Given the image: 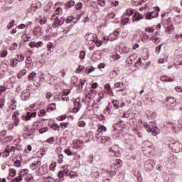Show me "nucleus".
<instances>
[{
  "label": "nucleus",
  "mask_w": 182,
  "mask_h": 182,
  "mask_svg": "<svg viewBox=\"0 0 182 182\" xmlns=\"http://www.w3.org/2000/svg\"><path fill=\"white\" fill-rule=\"evenodd\" d=\"M144 127L149 133H151L152 136H157V130H159V127L156 126V124L144 122Z\"/></svg>",
  "instance_id": "f257e3e1"
},
{
  "label": "nucleus",
  "mask_w": 182,
  "mask_h": 182,
  "mask_svg": "<svg viewBox=\"0 0 182 182\" xmlns=\"http://www.w3.org/2000/svg\"><path fill=\"white\" fill-rule=\"evenodd\" d=\"M122 160L116 159L115 163L114 164V166L115 167L112 168L111 171H107V176H109V177H114V176H116V174H117V168H119V167H122Z\"/></svg>",
  "instance_id": "f03ea898"
},
{
  "label": "nucleus",
  "mask_w": 182,
  "mask_h": 182,
  "mask_svg": "<svg viewBox=\"0 0 182 182\" xmlns=\"http://www.w3.org/2000/svg\"><path fill=\"white\" fill-rule=\"evenodd\" d=\"M169 147L171 149L172 151L174 153H180V151L182 149V144L178 141H174L173 140L169 144Z\"/></svg>",
  "instance_id": "7ed1b4c3"
},
{
  "label": "nucleus",
  "mask_w": 182,
  "mask_h": 182,
  "mask_svg": "<svg viewBox=\"0 0 182 182\" xmlns=\"http://www.w3.org/2000/svg\"><path fill=\"white\" fill-rule=\"evenodd\" d=\"M152 144L149 141H144L142 143L141 150L144 152V154H149L151 151Z\"/></svg>",
  "instance_id": "20e7f679"
},
{
  "label": "nucleus",
  "mask_w": 182,
  "mask_h": 182,
  "mask_svg": "<svg viewBox=\"0 0 182 182\" xmlns=\"http://www.w3.org/2000/svg\"><path fill=\"white\" fill-rule=\"evenodd\" d=\"M74 105L75 107L72 109V113H77L82 107L80 105V97H77L74 100Z\"/></svg>",
  "instance_id": "39448f33"
},
{
  "label": "nucleus",
  "mask_w": 182,
  "mask_h": 182,
  "mask_svg": "<svg viewBox=\"0 0 182 182\" xmlns=\"http://www.w3.org/2000/svg\"><path fill=\"white\" fill-rule=\"evenodd\" d=\"M154 168V161L148 160L144 164V170L145 171H151Z\"/></svg>",
  "instance_id": "423d86ee"
},
{
  "label": "nucleus",
  "mask_w": 182,
  "mask_h": 182,
  "mask_svg": "<svg viewBox=\"0 0 182 182\" xmlns=\"http://www.w3.org/2000/svg\"><path fill=\"white\" fill-rule=\"evenodd\" d=\"M144 16L145 19H153V18H158L159 17V13H154V11H149L147 13H145L144 14Z\"/></svg>",
  "instance_id": "0eeeda50"
},
{
  "label": "nucleus",
  "mask_w": 182,
  "mask_h": 182,
  "mask_svg": "<svg viewBox=\"0 0 182 182\" xmlns=\"http://www.w3.org/2000/svg\"><path fill=\"white\" fill-rule=\"evenodd\" d=\"M144 16H143V14H141L139 12H135L132 16V21L139 22V21H141V19H144Z\"/></svg>",
  "instance_id": "6e6552de"
},
{
  "label": "nucleus",
  "mask_w": 182,
  "mask_h": 182,
  "mask_svg": "<svg viewBox=\"0 0 182 182\" xmlns=\"http://www.w3.org/2000/svg\"><path fill=\"white\" fill-rule=\"evenodd\" d=\"M86 40L89 41V43H93L96 42V39H97V36H95L93 33H90L87 36H85Z\"/></svg>",
  "instance_id": "1a4fd4ad"
},
{
  "label": "nucleus",
  "mask_w": 182,
  "mask_h": 182,
  "mask_svg": "<svg viewBox=\"0 0 182 182\" xmlns=\"http://www.w3.org/2000/svg\"><path fill=\"white\" fill-rule=\"evenodd\" d=\"M105 89L109 96H114V94H113V90H112V87H110V83H107L105 85Z\"/></svg>",
  "instance_id": "9d476101"
},
{
  "label": "nucleus",
  "mask_w": 182,
  "mask_h": 182,
  "mask_svg": "<svg viewBox=\"0 0 182 182\" xmlns=\"http://www.w3.org/2000/svg\"><path fill=\"white\" fill-rule=\"evenodd\" d=\"M160 80H161V82H174V79L168 77V76L167 75L161 76Z\"/></svg>",
  "instance_id": "9b49d317"
},
{
  "label": "nucleus",
  "mask_w": 182,
  "mask_h": 182,
  "mask_svg": "<svg viewBox=\"0 0 182 182\" xmlns=\"http://www.w3.org/2000/svg\"><path fill=\"white\" fill-rule=\"evenodd\" d=\"M110 140V137L109 136H101L100 139H98L97 143L100 144H105Z\"/></svg>",
  "instance_id": "f8f14e48"
},
{
  "label": "nucleus",
  "mask_w": 182,
  "mask_h": 182,
  "mask_svg": "<svg viewBox=\"0 0 182 182\" xmlns=\"http://www.w3.org/2000/svg\"><path fill=\"white\" fill-rule=\"evenodd\" d=\"M31 9L35 12L36 9H39V7L41 6V2L37 1V2H33L31 4Z\"/></svg>",
  "instance_id": "ddd939ff"
},
{
  "label": "nucleus",
  "mask_w": 182,
  "mask_h": 182,
  "mask_svg": "<svg viewBox=\"0 0 182 182\" xmlns=\"http://www.w3.org/2000/svg\"><path fill=\"white\" fill-rule=\"evenodd\" d=\"M166 102H168V103H171V106L172 107H174V106H176V103L174 102H176V99L173 97H168L166 98Z\"/></svg>",
  "instance_id": "4468645a"
},
{
  "label": "nucleus",
  "mask_w": 182,
  "mask_h": 182,
  "mask_svg": "<svg viewBox=\"0 0 182 182\" xmlns=\"http://www.w3.org/2000/svg\"><path fill=\"white\" fill-rule=\"evenodd\" d=\"M41 161H36V163L31 164L30 168H31V170H36V168H38V166H41Z\"/></svg>",
  "instance_id": "2eb2a0df"
},
{
  "label": "nucleus",
  "mask_w": 182,
  "mask_h": 182,
  "mask_svg": "<svg viewBox=\"0 0 182 182\" xmlns=\"http://www.w3.org/2000/svg\"><path fill=\"white\" fill-rule=\"evenodd\" d=\"M168 126H169V127L172 129V131H173L175 133H177V130H178V129L177 128V124L172 122H168Z\"/></svg>",
  "instance_id": "dca6fc26"
},
{
  "label": "nucleus",
  "mask_w": 182,
  "mask_h": 182,
  "mask_svg": "<svg viewBox=\"0 0 182 182\" xmlns=\"http://www.w3.org/2000/svg\"><path fill=\"white\" fill-rule=\"evenodd\" d=\"M151 41H153L154 43L156 45H159V43H160V38L157 37L156 34L152 36V37L151 38Z\"/></svg>",
  "instance_id": "f3484780"
},
{
  "label": "nucleus",
  "mask_w": 182,
  "mask_h": 182,
  "mask_svg": "<svg viewBox=\"0 0 182 182\" xmlns=\"http://www.w3.org/2000/svg\"><path fill=\"white\" fill-rule=\"evenodd\" d=\"M18 61L16 58L11 59L10 62V66H11V68H15V66H18Z\"/></svg>",
  "instance_id": "a211bd4d"
},
{
  "label": "nucleus",
  "mask_w": 182,
  "mask_h": 182,
  "mask_svg": "<svg viewBox=\"0 0 182 182\" xmlns=\"http://www.w3.org/2000/svg\"><path fill=\"white\" fill-rule=\"evenodd\" d=\"M25 75H26V70L23 69L19 72V73L17 75V77L18 79H22Z\"/></svg>",
  "instance_id": "6ab92c4d"
},
{
  "label": "nucleus",
  "mask_w": 182,
  "mask_h": 182,
  "mask_svg": "<svg viewBox=\"0 0 182 182\" xmlns=\"http://www.w3.org/2000/svg\"><path fill=\"white\" fill-rule=\"evenodd\" d=\"M22 119H23V120L24 119L26 122L31 120V119H32V117H31V112H27L26 115H23L22 116Z\"/></svg>",
  "instance_id": "aec40b11"
},
{
  "label": "nucleus",
  "mask_w": 182,
  "mask_h": 182,
  "mask_svg": "<svg viewBox=\"0 0 182 182\" xmlns=\"http://www.w3.org/2000/svg\"><path fill=\"white\" fill-rule=\"evenodd\" d=\"M9 108L12 109V110H15L16 109V100L15 99L11 100Z\"/></svg>",
  "instance_id": "412c9836"
},
{
  "label": "nucleus",
  "mask_w": 182,
  "mask_h": 182,
  "mask_svg": "<svg viewBox=\"0 0 182 182\" xmlns=\"http://www.w3.org/2000/svg\"><path fill=\"white\" fill-rule=\"evenodd\" d=\"M131 113H132V109H129L123 113L122 117H124L125 119H129V117H130Z\"/></svg>",
  "instance_id": "4be33fe9"
},
{
  "label": "nucleus",
  "mask_w": 182,
  "mask_h": 182,
  "mask_svg": "<svg viewBox=\"0 0 182 182\" xmlns=\"http://www.w3.org/2000/svg\"><path fill=\"white\" fill-rule=\"evenodd\" d=\"M65 6L68 8H72V6H75V1L70 0L68 3L65 4Z\"/></svg>",
  "instance_id": "5701e85b"
},
{
  "label": "nucleus",
  "mask_w": 182,
  "mask_h": 182,
  "mask_svg": "<svg viewBox=\"0 0 182 182\" xmlns=\"http://www.w3.org/2000/svg\"><path fill=\"white\" fill-rule=\"evenodd\" d=\"M55 109H56V104L52 103L47 108V112H49V110H51V112H53V110H55Z\"/></svg>",
  "instance_id": "b1692460"
},
{
  "label": "nucleus",
  "mask_w": 182,
  "mask_h": 182,
  "mask_svg": "<svg viewBox=\"0 0 182 182\" xmlns=\"http://www.w3.org/2000/svg\"><path fill=\"white\" fill-rule=\"evenodd\" d=\"M16 59L18 62H23L25 60V55L23 54H18Z\"/></svg>",
  "instance_id": "393cba45"
},
{
  "label": "nucleus",
  "mask_w": 182,
  "mask_h": 182,
  "mask_svg": "<svg viewBox=\"0 0 182 182\" xmlns=\"http://www.w3.org/2000/svg\"><path fill=\"white\" fill-rule=\"evenodd\" d=\"M95 71V68L93 66L87 67L85 68V72L89 75V73H92V72Z\"/></svg>",
  "instance_id": "a878e982"
},
{
  "label": "nucleus",
  "mask_w": 182,
  "mask_h": 182,
  "mask_svg": "<svg viewBox=\"0 0 182 182\" xmlns=\"http://www.w3.org/2000/svg\"><path fill=\"white\" fill-rule=\"evenodd\" d=\"M112 105H113L114 107H115V109H119V105H120V102H119V100H113Z\"/></svg>",
  "instance_id": "bb28decb"
},
{
  "label": "nucleus",
  "mask_w": 182,
  "mask_h": 182,
  "mask_svg": "<svg viewBox=\"0 0 182 182\" xmlns=\"http://www.w3.org/2000/svg\"><path fill=\"white\" fill-rule=\"evenodd\" d=\"M86 83V80H82V79L80 80V83L77 84L79 89H83V86H85V84Z\"/></svg>",
  "instance_id": "cd10ccee"
},
{
  "label": "nucleus",
  "mask_w": 182,
  "mask_h": 182,
  "mask_svg": "<svg viewBox=\"0 0 182 182\" xmlns=\"http://www.w3.org/2000/svg\"><path fill=\"white\" fill-rule=\"evenodd\" d=\"M15 176H16V170L14 168H9V176L15 177Z\"/></svg>",
  "instance_id": "c85d7f7f"
},
{
  "label": "nucleus",
  "mask_w": 182,
  "mask_h": 182,
  "mask_svg": "<svg viewBox=\"0 0 182 182\" xmlns=\"http://www.w3.org/2000/svg\"><path fill=\"white\" fill-rule=\"evenodd\" d=\"M137 58V55H132L131 56H129L127 59V60H126V62H127V63L128 64V65H132V59H133V58Z\"/></svg>",
  "instance_id": "c756f323"
},
{
  "label": "nucleus",
  "mask_w": 182,
  "mask_h": 182,
  "mask_svg": "<svg viewBox=\"0 0 182 182\" xmlns=\"http://www.w3.org/2000/svg\"><path fill=\"white\" fill-rule=\"evenodd\" d=\"M58 176L60 178V181L58 182L63 181V176H65V173L62 171H60L58 173Z\"/></svg>",
  "instance_id": "7c9ffc66"
},
{
  "label": "nucleus",
  "mask_w": 182,
  "mask_h": 182,
  "mask_svg": "<svg viewBox=\"0 0 182 182\" xmlns=\"http://www.w3.org/2000/svg\"><path fill=\"white\" fill-rule=\"evenodd\" d=\"M74 19L76 20V18H75L73 16H70L67 17L65 22L66 23H70V22H72V21Z\"/></svg>",
  "instance_id": "2f4dec72"
},
{
  "label": "nucleus",
  "mask_w": 182,
  "mask_h": 182,
  "mask_svg": "<svg viewBox=\"0 0 182 182\" xmlns=\"http://www.w3.org/2000/svg\"><path fill=\"white\" fill-rule=\"evenodd\" d=\"M15 24V20H11L9 25H7L6 28L7 29H12V28H14V25Z\"/></svg>",
  "instance_id": "473e14b6"
},
{
  "label": "nucleus",
  "mask_w": 182,
  "mask_h": 182,
  "mask_svg": "<svg viewBox=\"0 0 182 182\" xmlns=\"http://www.w3.org/2000/svg\"><path fill=\"white\" fill-rule=\"evenodd\" d=\"M35 76H36V73L32 72L28 77V80H33V79H35Z\"/></svg>",
  "instance_id": "72a5a7b5"
},
{
  "label": "nucleus",
  "mask_w": 182,
  "mask_h": 182,
  "mask_svg": "<svg viewBox=\"0 0 182 182\" xmlns=\"http://www.w3.org/2000/svg\"><path fill=\"white\" fill-rule=\"evenodd\" d=\"M52 48H53V43H52V42H49L48 44H47V50L48 52H52Z\"/></svg>",
  "instance_id": "f704fd0d"
},
{
  "label": "nucleus",
  "mask_w": 182,
  "mask_h": 182,
  "mask_svg": "<svg viewBox=\"0 0 182 182\" xmlns=\"http://www.w3.org/2000/svg\"><path fill=\"white\" fill-rule=\"evenodd\" d=\"M82 8H83V3L82 2H79L75 5V9H77V11H80Z\"/></svg>",
  "instance_id": "c9c22d12"
},
{
  "label": "nucleus",
  "mask_w": 182,
  "mask_h": 182,
  "mask_svg": "<svg viewBox=\"0 0 182 182\" xmlns=\"http://www.w3.org/2000/svg\"><path fill=\"white\" fill-rule=\"evenodd\" d=\"M13 118L14 120V124H16V126H18V124L19 123V118L16 117V114H15V113L13 114Z\"/></svg>",
  "instance_id": "e433bc0d"
},
{
  "label": "nucleus",
  "mask_w": 182,
  "mask_h": 182,
  "mask_svg": "<svg viewBox=\"0 0 182 182\" xmlns=\"http://www.w3.org/2000/svg\"><path fill=\"white\" fill-rule=\"evenodd\" d=\"M68 176L70 177V178H73L75 177H77V173L75 171H70L68 173Z\"/></svg>",
  "instance_id": "4c0bfd02"
},
{
  "label": "nucleus",
  "mask_w": 182,
  "mask_h": 182,
  "mask_svg": "<svg viewBox=\"0 0 182 182\" xmlns=\"http://www.w3.org/2000/svg\"><path fill=\"white\" fill-rule=\"evenodd\" d=\"M109 105H110V102H109L108 106L105 108V109H104V111H103L104 114H110V112L112 110L110 109V107H109Z\"/></svg>",
  "instance_id": "58836bf2"
},
{
  "label": "nucleus",
  "mask_w": 182,
  "mask_h": 182,
  "mask_svg": "<svg viewBox=\"0 0 182 182\" xmlns=\"http://www.w3.org/2000/svg\"><path fill=\"white\" fill-rule=\"evenodd\" d=\"M55 168H56V162L53 161L50 165V170L55 171Z\"/></svg>",
  "instance_id": "ea45409f"
},
{
  "label": "nucleus",
  "mask_w": 182,
  "mask_h": 182,
  "mask_svg": "<svg viewBox=\"0 0 182 182\" xmlns=\"http://www.w3.org/2000/svg\"><path fill=\"white\" fill-rule=\"evenodd\" d=\"M46 143H49V144H53V143H55V137L51 136V137L48 138L46 140Z\"/></svg>",
  "instance_id": "a19ab883"
},
{
  "label": "nucleus",
  "mask_w": 182,
  "mask_h": 182,
  "mask_svg": "<svg viewBox=\"0 0 182 182\" xmlns=\"http://www.w3.org/2000/svg\"><path fill=\"white\" fill-rule=\"evenodd\" d=\"M48 130H49L48 127H43L39 129V133L41 134H43V133H46V132H48Z\"/></svg>",
  "instance_id": "79ce46f5"
},
{
  "label": "nucleus",
  "mask_w": 182,
  "mask_h": 182,
  "mask_svg": "<svg viewBox=\"0 0 182 182\" xmlns=\"http://www.w3.org/2000/svg\"><path fill=\"white\" fill-rule=\"evenodd\" d=\"M45 114H46V111H45V109H41L38 113V116L39 117H43V116H45Z\"/></svg>",
  "instance_id": "37998d69"
},
{
  "label": "nucleus",
  "mask_w": 182,
  "mask_h": 182,
  "mask_svg": "<svg viewBox=\"0 0 182 182\" xmlns=\"http://www.w3.org/2000/svg\"><path fill=\"white\" fill-rule=\"evenodd\" d=\"M139 66H141V58H139L137 61L134 64V68H139Z\"/></svg>",
  "instance_id": "c03bdc74"
},
{
  "label": "nucleus",
  "mask_w": 182,
  "mask_h": 182,
  "mask_svg": "<svg viewBox=\"0 0 182 182\" xmlns=\"http://www.w3.org/2000/svg\"><path fill=\"white\" fill-rule=\"evenodd\" d=\"M145 32H149V33H153V32H154V28H153V27H146L145 28Z\"/></svg>",
  "instance_id": "a18cd8bd"
},
{
  "label": "nucleus",
  "mask_w": 182,
  "mask_h": 182,
  "mask_svg": "<svg viewBox=\"0 0 182 182\" xmlns=\"http://www.w3.org/2000/svg\"><path fill=\"white\" fill-rule=\"evenodd\" d=\"M67 117L68 116L66 114H64L63 116H59L57 118V120H58V122H63V120H65Z\"/></svg>",
  "instance_id": "49530a36"
},
{
  "label": "nucleus",
  "mask_w": 182,
  "mask_h": 182,
  "mask_svg": "<svg viewBox=\"0 0 182 182\" xmlns=\"http://www.w3.org/2000/svg\"><path fill=\"white\" fill-rule=\"evenodd\" d=\"M92 177H95V178H99V176H100V173H99V171H92Z\"/></svg>",
  "instance_id": "de8ad7c7"
},
{
  "label": "nucleus",
  "mask_w": 182,
  "mask_h": 182,
  "mask_svg": "<svg viewBox=\"0 0 182 182\" xmlns=\"http://www.w3.org/2000/svg\"><path fill=\"white\" fill-rule=\"evenodd\" d=\"M126 14H127V15H128V16H132V15H133V14H134V11L132 9H128L126 11Z\"/></svg>",
  "instance_id": "09e8293b"
},
{
  "label": "nucleus",
  "mask_w": 182,
  "mask_h": 182,
  "mask_svg": "<svg viewBox=\"0 0 182 182\" xmlns=\"http://www.w3.org/2000/svg\"><path fill=\"white\" fill-rule=\"evenodd\" d=\"M122 52H123V53H129V52H130V48L124 46L121 49Z\"/></svg>",
  "instance_id": "8fccbe9b"
},
{
  "label": "nucleus",
  "mask_w": 182,
  "mask_h": 182,
  "mask_svg": "<svg viewBox=\"0 0 182 182\" xmlns=\"http://www.w3.org/2000/svg\"><path fill=\"white\" fill-rule=\"evenodd\" d=\"M122 25H127L129 23V17H126L122 19Z\"/></svg>",
  "instance_id": "3c124183"
},
{
  "label": "nucleus",
  "mask_w": 182,
  "mask_h": 182,
  "mask_svg": "<svg viewBox=\"0 0 182 182\" xmlns=\"http://www.w3.org/2000/svg\"><path fill=\"white\" fill-rule=\"evenodd\" d=\"M53 130H55V131H58L59 132L60 130V127H59V124H58L57 123H54L53 124Z\"/></svg>",
  "instance_id": "603ef678"
},
{
  "label": "nucleus",
  "mask_w": 182,
  "mask_h": 182,
  "mask_svg": "<svg viewBox=\"0 0 182 182\" xmlns=\"http://www.w3.org/2000/svg\"><path fill=\"white\" fill-rule=\"evenodd\" d=\"M64 151H65V154H67L68 156L73 155V152H72V151H70V149H65Z\"/></svg>",
  "instance_id": "864d4df0"
},
{
  "label": "nucleus",
  "mask_w": 182,
  "mask_h": 182,
  "mask_svg": "<svg viewBox=\"0 0 182 182\" xmlns=\"http://www.w3.org/2000/svg\"><path fill=\"white\" fill-rule=\"evenodd\" d=\"M95 45H96V46H97L98 48L99 47H100V46H102V43H103V42L102 41V40H97L96 41V38H95Z\"/></svg>",
  "instance_id": "5fc2aeb1"
},
{
  "label": "nucleus",
  "mask_w": 182,
  "mask_h": 182,
  "mask_svg": "<svg viewBox=\"0 0 182 182\" xmlns=\"http://www.w3.org/2000/svg\"><path fill=\"white\" fill-rule=\"evenodd\" d=\"M83 69H85V67L79 65L78 68L76 69L75 72L76 73H80L82 70H83Z\"/></svg>",
  "instance_id": "6e6d98bb"
},
{
  "label": "nucleus",
  "mask_w": 182,
  "mask_h": 182,
  "mask_svg": "<svg viewBox=\"0 0 182 182\" xmlns=\"http://www.w3.org/2000/svg\"><path fill=\"white\" fill-rule=\"evenodd\" d=\"M85 56H86V53H85V51L83 50L80 51V55H79L80 59H85Z\"/></svg>",
  "instance_id": "4d7b16f0"
},
{
  "label": "nucleus",
  "mask_w": 182,
  "mask_h": 182,
  "mask_svg": "<svg viewBox=\"0 0 182 182\" xmlns=\"http://www.w3.org/2000/svg\"><path fill=\"white\" fill-rule=\"evenodd\" d=\"M60 126L61 129H63L64 127L65 128L68 127H69V122H65V123L61 122L60 124Z\"/></svg>",
  "instance_id": "13d9d810"
},
{
  "label": "nucleus",
  "mask_w": 182,
  "mask_h": 182,
  "mask_svg": "<svg viewBox=\"0 0 182 182\" xmlns=\"http://www.w3.org/2000/svg\"><path fill=\"white\" fill-rule=\"evenodd\" d=\"M5 106V99L0 98V109H2Z\"/></svg>",
  "instance_id": "bf43d9fd"
},
{
  "label": "nucleus",
  "mask_w": 182,
  "mask_h": 182,
  "mask_svg": "<svg viewBox=\"0 0 182 182\" xmlns=\"http://www.w3.org/2000/svg\"><path fill=\"white\" fill-rule=\"evenodd\" d=\"M8 56V50H4L1 54V58H6Z\"/></svg>",
  "instance_id": "052dcab7"
},
{
  "label": "nucleus",
  "mask_w": 182,
  "mask_h": 182,
  "mask_svg": "<svg viewBox=\"0 0 182 182\" xmlns=\"http://www.w3.org/2000/svg\"><path fill=\"white\" fill-rule=\"evenodd\" d=\"M14 166L15 167H21V166H22V164L21 163V161L16 160V161H14Z\"/></svg>",
  "instance_id": "680f3d73"
},
{
  "label": "nucleus",
  "mask_w": 182,
  "mask_h": 182,
  "mask_svg": "<svg viewBox=\"0 0 182 182\" xmlns=\"http://www.w3.org/2000/svg\"><path fill=\"white\" fill-rule=\"evenodd\" d=\"M78 126L79 127H85V126H86V122H85L84 121H80L78 122Z\"/></svg>",
  "instance_id": "e2e57ef3"
},
{
  "label": "nucleus",
  "mask_w": 182,
  "mask_h": 182,
  "mask_svg": "<svg viewBox=\"0 0 182 182\" xmlns=\"http://www.w3.org/2000/svg\"><path fill=\"white\" fill-rule=\"evenodd\" d=\"M174 29V26L171 25L166 28V32H171Z\"/></svg>",
  "instance_id": "0e129e2a"
},
{
  "label": "nucleus",
  "mask_w": 182,
  "mask_h": 182,
  "mask_svg": "<svg viewBox=\"0 0 182 182\" xmlns=\"http://www.w3.org/2000/svg\"><path fill=\"white\" fill-rule=\"evenodd\" d=\"M41 27H35L33 32H36L37 33H41Z\"/></svg>",
  "instance_id": "69168bd1"
},
{
  "label": "nucleus",
  "mask_w": 182,
  "mask_h": 182,
  "mask_svg": "<svg viewBox=\"0 0 182 182\" xmlns=\"http://www.w3.org/2000/svg\"><path fill=\"white\" fill-rule=\"evenodd\" d=\"M60 12H62V8L58 7L55 9V15H59V14H60Z\"/></svg>",
  "instance_id": "338daca9"
},
{
  "label": "nucleus",
  "mask_w": 182,
  "mask_h": 182,
  "mask_svg": "<svg viewBox=\"0 0 182 182\" xmlns=\"http://www.w3.org/2000/svg\"><path fill=\"white\" fill-rule=\"evenodd\" d=\"M175 90H176V92H178L179 93H182V87L180 86L176 87Z\"/></svg>",
  "instance_id": "774afa93"
}]
</instances>
